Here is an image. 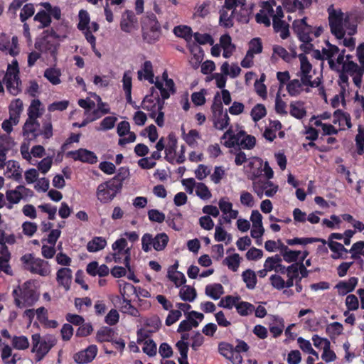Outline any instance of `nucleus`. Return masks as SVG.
I'll list each match as a JSON object with an SVG mask.
<instances>
[{
	"mask_svg": "<svg viewBox=\"0 0 364 364\" xmlns=\"http://www.w3.org/2000/svg\"><path fill=\"white\" fill-rule=\"evenodd\" d=\"M315 242H321L323 245H325L326 243L324 239L316 237H295L286 240L287 244L291 246L296 245L305 246L308 244H311Z\"/></svg>",
	"mask_w": 364,
	"mask_h": 364,
	"instance_id": "a18cd8bd",
	"label": "nucleus"
},
{
	"mask_svg": "<svg viewBox=\"0 0 364 364\" xmlns=\"http://www.w3.org/2000/svg\"><path fill=\"white\" fill-rule=\"evenodd\" d=\"M121 190L117 182L109 179L98 185L96 196L101 203H107L111 202Z\"/></svg>",
	"mask_w": 364,
	"mask_h": 364,
	"instance_id": "ddd939ff",
	"label": "nucleus"
},
{
	"mask_svg": "<svg viewBox=\"0 0 364 364\" xmlns=\"http://www.w3.org/2000/svg\"><path fill=\"white\" fill-rule=\"evenodd\" d=\"M245 134V132L242 130L238 124L230 126L222 136L221 139L224 140L223 144L226 147L232 148L240 144Z\"/></svg>",
	"mask_w": 364,
	"mask_h": 364,
	"instance_id": "a211bd4d",
	"label": "nucleus"
},
{
	"mask_svg": "<svg viewBox=\"0 0 364 364\" xmlns=\"http://www.w3.org/2000/svg\"><path fill=\"white\" fill-rule=\"evenodd\" d=\"M220 46L223 50V56L225 58H230L235 50V46L232 44L231 37L228 34L221 36Z\"/></svg>",
	"mask_w": 364,
	"mask_h": 364,
	"instance_id": "c9c22d12",
	"label": "nucleus"
},
{
	"mask_svg": "<svg viewBox=\"0 0 364 364\" xmlns=\"http://www.w3.org/2000/svg\"><path fill=\"white\" fill-rule=\"evenodd\" d=\"M287 288H290L294 286L295 282L299 280V263H294L287 267Z\"/></svg>",
	"mask_w": 364,
	"mask_h": 364,
	"instance_id": "37998d69",
	"label": "nucleus"
},
{
	"mask_svg": "<svg viewBox=\"0 0 364 364\" xmlns=\"http://www.w3.org/2000/svg\"><path fill=\"white\" fill-rule=\"evenodd\" d=\"M314 86L300 77L294 78L287 82L286 90L291 97H297L304 93H309Z\"/></svg>",
	"mask_w": 364,
	"mask_h": 364,
	"instance_id": "f3484780",
	"label": "nucleus"
},
{
	"mask_svg": "<svg viewBox=\"0 0 364 364\" xmlns=\"http://www.w3.org/2000/svg\"><path fill=\"white\" fill-rule=\"evenodd\" d=\"M281 255L285 262L291 263L295 262L298 259H300L301 262H303L309 255V252L307 250H292L288 247L285 246L282 248Z\"/></svg>",
	"mask_w": 364,
	"mask_h": 364,
	"instance_id": "bb28decb",
	"label": "nucleus"
},
{
	"mask_svg": "<svg viewBox=\"0 0 364 364\" xmlns=\"http://www.w3.org/2000/svg\"><path fill=\"white\" fill-rule=\"evenodd\" d=\"M45 112V107L42 102L37 99L31 101L28 109V115L30 118L37 119L43 115Z\"/></svg>",
	"mask_w": 364,
	"mask_h": 364,
	"instance_id": "4c0bfd02",
	"label": "nucleus"
},
{
	"mask_svg": "<svg viewBox=\"0 0 364 364\" xmlns=\"http://www.w3.org/2000/svg\"><path fill=\"white\" fill-rule=\"evenodd\" d=\"M211 111L213 127L216 129L222 131L228 128L230 124V117L228 112L223 110L219 92H216L214 96Z\"/></svg>",
	"mask_w": 364,
	"mask_h": 364,
	"instance_id": "6e6552de",
	"label": "nucleus"
},
{
	"mask_svg": "<svg viewBox=\"0 0 364 364\" xmlns=\"http://www.w3.org/2000/svg\"><path fill=\"white\" fill-rule=\"evenodd\" d=\"M358 283V279L355 277H352L348 280L340 281L337 283L335 288L337 289L339 295L345 296L352 292L355 289Z\"/></svg>",
	"mask_w": 364,
	"mask_h": 364,
	"instance_id": "c756f323",
	"label": "nucleus"
},
{
	"mask_svg": "<svg viewBox=\"0 0 364 364\" xmlns=\"http://www.w3.org/2000/svg\"><path fill=\"white\" fill-rule=\"evenodd\" d=\"M114 262L124 263L128 270H130L131 248L125 238L117 239L112 245Z\"/></svg>",
	"mask_w": 364,
	"mask_h": 364,
	"instance_id": "f8f14e48",
	"label": "nucleus"
},
{
	"mask_svg": "<svg viewBox=\"0 0 364 364\" xmlns=\"http://www.w3.org/2000/svg\"><path fill=\"white\" fill-rule=\"evenodd\" d=\"M164 107V100L158 95L154 96L153 94L146 96L141 103L142 109L150 112V117H154L156 112L163 109Z\"/></svg>",
	"mask_w": 364,
	"mask_h": 364,
	"instance_id": "412c9836",
	"label": "nucleus"
},
{
	"mask_svg": "<svg viewBox=\"0 0 364 364\" xmlns=\"http://www.w3.org/2000/svg\"><path fill=\"white\" fill-rule=\"evenodd\" d=\"M4 166H6L4 171L6 177L16 181H19L21 179L22 169L17 161L13 160L8 161Z\"/></svg>",
	"mask_w": 364,
	"mask_h": 364,
	"instance_id": "c85d7f7f",
	"label": "nucleus"
},
{
	"mask_svg": "<svg viewBox=\"0 0 364 364\" xmlns=\"http://www.w3.org/2000/svg\"><path fill=\"white\" fill-rule=\"evenodd\" d=\"M23 111V102L20 99L14 100L9 105V114L14 123L19 122V117Z\"/></svg>",
	"mask_w": 364,
	"mask_h": 364,
	"instance_id": "49530a36",
	"label": "nucleus"
},
{
	"mask_svg": "<svg viewBox=\"0 0 364 364\" xmlns=\"http://www.w3.org/2000/svg\"><path fill=\"white\" fill-rule=\"evenodd\" d=\"M289 113L296 119L304 118L306 114L304 102L300 100L291 102L289 105Z\"/></svg>",
	"mask_w": 364,
	"mask_h": 364,
	"instance_id": "e433bc0d",
	"label": "nucleus"
},
{
	"mask_svg": "<svg viewBox=\"0 0 364 364\" xmlns=\"http://www.w3.org/2000/svg\"><path fill=\"white\" fill-rule=\"evenodd\" d=\"M329 249L332 252L331 257L334 259H344L346 257V255L348 250L341 244L336 241H326Z\"/></svg>",
	"mask_w": 364,
	"mask_h": 364,
	"instance_id": "72a5a7b5",
	"label": "nucleus"
},
{
	"mask_svg": "<svg viewBox=\"0 0 364 364\" xmlns=\"http://www.w3.org/2000/svg\"><path fill=\"white\" fill-rule=\"evenodd\" d=\"M299 61V69L296 73V77L304 80L309 83L313 85L314 87H318L321 84V75H318L314 77L316 74V70L313 68L312 64L305 54L298 55Z\"/></svg>",
	"mask_w": 364,
	"mask_h": 364,
	"instance_id": "0eeeda50",
	"label": "nucleus"
},
{
	"mask_svg": "<svg viewBox=\"0 0 364 364\" xmlns=\"http://www.w3.org/2000/svg\"><path fill=\"white\" fill-rule=\"evenodd\" d=\"M155 87L160 91L161 98L167 100L171 95L175 92V84L172 79L168 78L166 70L164 71L161 77H156L154 82Z\"/></svg>",
	"mask_w": 364,
	"mask_h": 364,
	"instance_id": "dca6fc26",
	"label": "nucleus"
},
{
	"mask_svg": "<svg viewBox=\"0 0 364 364\" xmlns=\"http://www.w3.org/2000/svg\"><path fill=\"white\" fill-rule=\"evenodd\" d=\"M311 122L316 127H320L323 133L326 135H333L338 133V128L331 124L321 122L318 118H312Z\"/></svg>",
	"mask_w": 364,
	"mask_h": 364,
	"instance_id": "5fc2aeb1",
	"label": "nucleus"
},
{
	"mask_svg": "<svg viewBox=\"0 0 364 364\" xmlns=\"http://www.w3.org/2000/svg\"><path fill=\"white\" fill-rule=\"evenodd\" d=\"M26 269L33 274H36L42 277L48 276L50 272V266L48 262L41 258L35 257L31 254H26L21 257Z\"/></svg>",
	"mask_w": 364,
	"mask_h": 364,
	"instance_id": "1a4fd4ad",
	"label": "nucleus"
},
{
	"mask_svg": "<svg viewBox=\"0 0 364 364\" xmlns=\"http://www.w3.org/2000/svg\"><path fill=\"white\" fill-rule=\"evenodd\" d=\"M237 16L240 15H235L232 11L223 8L220 11L219 23L223 27L230 28L233 26V18L237 19Z\"/></svg>",
	"mask_w": 364,
	"mask_h": 364,
	"instance_id": "a19ab883",
	"label": "nucleus"
},
{
	"mask_svg": "<svg viewBox=\"0 0 364 364\" xmlns=\"http://www.w3.org/2000/svg\"><path fill=\"white\" fill-rule=\"evenodd\" d=\"M218 207L226 222L230 223L232 220L237 218L239 212L233 209V205L228 197H223L219 200Z\"/></svg>",
	"mask_w": 364,
	"mask_h": 364,
	"instance_id": "b1692460",
	"label": "nucleus"
},
{
	"mask_svg": "<svg viewBox=\"0 0 364 364\" xmlns=\"http://www.w3.org/2000/svg\"><path fill=\"white\" fill-rule=\"evenodd\" d=\"M114 331L109 327H102L97 333L96 339L98 342H114Z\"/></svg>",
	"mask_w": 364,
	"mask_h": 364,
	"instance_id": "864d4df0",
	"label": "nucleus"
},
{
	"mask_svg": "<svg viewBox=\"0 0 364 364\" xmlns=\"http://www.w3.org/2000/svg\"><path fill=\"white\" fill-rule=\"evenodd\" d=\"M39 128L40 124L38 119L28 117L23 128V135L29 139H34L39 136Z\"/></svg>",
	"mask_w": 364,
	"mask_h": 364,
	"instance_id": "7c9ffc66",
	"label": "nucleus"
},
{
	"mask_svg": "<svg viewBox=\"0 0 364 364\" xmlns=\"http://www.w3.org/2000/svg\"><path fill=\"white\" fill-rule=\"evenodd\" d=\"M240 261L241 258L240 255L237 253H235L227 257L224 259L223 263L224 264L227 265L230 270L232 272H236L239 268Z\"/></svg>",
	"mask_w": 364,
	"mask_h": 364,
	"instance_id": "0e129e2a",
	"label": "nucleus"
},
{
	"mask_svg": "<svg viewBox=\"0 0 364 364\" xmlns=\"http://www.w3.org/2000/svg\"><path fill=\"white\" fill-rule=\"evenodd\" d=\"M205 293L208 297L217 300L224 294V289L220 284H210L205 287Z\"/></svg>",
	"mask_w": 364,
	"mask_h": 364,
	"instance_id": "79ce46f5",
	"label": "nucleus"
},
{
	"mask_svg": "<svg viewBox=\"0 0 364 364\" xmlns=\"http://www.w3.org/2000/svg\"><path fill=\"white\" fill-rule=\"evenodd\" d=\"M343 70L346 75L350 76L355 85L360 88L362 85L363 75L364 73V68L359 66L353 61H348L343 65Z\"/></svg>",
	"mask_w": 364,
	"mask_h": 364,
	"instance_id": "aec40b11",
	"label": "nucleus"
},
{
	"mask_svg": "<svg viewBox=\"0 0 364 364\" xmlns=\"http://www.w3.org/2000/svg\"><path fill=\"white\" fill-rule=\"evenodd\" d=\"M167 277L174 283L176 287L182 286L186 282L185 275L182 272L177 271L174 267L168 269Z\"/></svg>",
	"mask_w": 364,
	"mask_h": 364,
	"instance_id": "c03bdc74",
	"label": "nucleus"
},
{
	"mask_svg": "<svg viewBox=\"0 0 364 364\" xmlns=\"http://www.w3.org/2000/svg\"><path fill=\"white\" fill-rule=\"evenodd\" d=\"M119 286L122 299H129L134 294L138 296L137 289L132 284L120 281Z\"/></svg>",
	"mask_w": 364,
	"mask_h": 364,
	"instance_id": "09e8293b",
	"label": "nucleus"
},
{
	"mask_svg": "<svg viewBox=\"0 0 364 364\" xmlns=\"http://www.w3.org/2000/svg\"><path fill=\"white\" fill-rule=\"evenodd\" d=\"M32 353H35L36 361H41L56 344L54 336L47 334L41 336L39 333L31 336Z\"/></svg>",
	"mask_w": 364,
	"mask_h": 364,
	"instance_id": "423d86ee",
	"label": "nucleus"
},
{
	"mask_svg": "<svg viewBox=\"0 0 364 364\" xmlns=\"http://www.w3.org/2000/svg\"><path fill=\"white\" fill-rule=\"evenodd\" d=\"M79 22L77 28L81 31L87 42L91 45L93 49L95 48V37L92 32H96L99 29V25L96 22L90 23V17L86 10H80L78 14Z\"/></svg>",
	"mask_w": 364,
	"mask_h": 364,
	"instance_id": "9b49d317",
	"label": "nucleus"
},
{
	"mask_svg": "<svg viewBox=\"0 0 364 364\" xmlns=\"http://www.w3.org/2000/svg\"><path fill=\"white\" fill-rule=\"evenodd\" d=\"M195 191L196 196L202 200H207L212 197L210 191L203 183L198 182Z\"/></svg>",
	"mask_w": 364,
	"mask_h": 364,
	"instance_id": "338daca9",
	"label": "nucleus"
},
{
	"mask_svg": "<svg viewBox=\"0 0 364 364\" xmlns=\"http://www.w3.org/2000/svg\"><path fill=\"white\" fill-rule=\"evenodd\" d=\"M139 80H147L150 84H154L156 77H154L153 66L151 61H145L140 70L137 72Z\"/></svg>",
	"mask_w": 364,
	"mask_h": 364,
	"instance_id": "473e14b6",
	"label": "nucleus"
},
{
	"mask_svg": "<svg viewBox=\"0 0 364 364\" xmlns=\"http://www.w3.org/2000/svg\"><path fill=\"white\" fill-rule=\"evenodd\" d=\"M33 196V192L24 186H17L14 189L8 190L6 192L5 197L8 203L6 208L11 210L14 205L18 204L21 200H26Z\"/></svg>",
	"mask_w": 364,
	"mask_h": 364,
	"instance_id": "2eb2a0df",
	"label": "nucleus"
},
{
	"mask_svg": "<svg viewBox=\"0 0 364 364\" xmlns=\"http://www.w3.org/2000/svg\"><path fill=\"white\" fill-rule=\"evenodd\" d=\"M196 289L188 285H184L180 289L179 296L185 301L192 302L196 298Z\"/></svg>",
	"mask_w": 364,
	"mask_h": 364,
	"instance_id": "603ef678",
	"label": "nucleus"
},
{
	"mask_svg": "<svg viewBox=\"0 0 364 364\" xmlns=\"http://www.w3.org/2000/svg\"><path fill=\"white\" fill-rule=\"evenodd\" d=\"M333 123L335 126L338 125V130L351 127L350 115L340 109L334 112L333 115Z\"/></svg>",
	"mask_w": 364,
	"mask_h": 364,
	"instance_id": "2f4dec72",
	"label": "nucleus"
},
{
	"mask_svg": "<svg viewBox=\"0 0 364 364\" xmlns=\"http://www.w3.org/2000/svg\"><path fill=\"white\" fill-rule=\"evenodd\" d=\"M235 309L240 316H249L253 314L255 306L250 302L241 300L240 298Z\"/></svg>",
	"mask_w": 364,
	"mask_h": 364,
	"instance_id": "de8ad7c7",
	"label": "nucleus"
},
{
	"mask_svg": "<svg viewBox=\"0 0 364 364\" xmlns=\"http://www.w3.org/2000/svg\"><path fill=\"white\" fill-rule=\"evenodd\" d=\"M240 299V297L238 296H226L220 299L218 303V306L227 309H232L233 307L236 309Z\"/></svg>",
	"mask_w": 364,
	"mask_h": 364,
	"instance_id": "052dcab7",
	"label": "nucleus"
},
{
	"mask_svg": "<svg viewBox=\"0 0 364 364\" xmlns=\"http://www.w3.org/2000/svg\"><path fill=\"white\" fill-rule=\"evenodd\" d=\"M297 343L303 352L313 355L316 358V359H318V353L312 348L311 343L309 340H306L302 337H299L297 338Z\"/></svg>",
	"mask_w": 364,
	"mask_h": 364,
	"instance_id": "e2e57ef3",
	"label": "nucleus"
},
{
	"mask_svg": "<svg viewBox=\"0 0 364 364\" xmlns=\"http://www.w3.org/2000/svg\"><path fill=\"white\" fill-rule=\"evenodd\" d=\"M211 2L205 1L195 7L194 16L205 18L210 14Z\"/></svg>",
	"mask_w": 364,
	"mask_h": 364,
	"instance_id": "680f3d73",
	"label": "nucleus"
},
{
	"mask_svg": "<svg viewBox=\"0 0 364 364\" xmlns=\"http://www.w3.org/2000/svg\"><path fill=\"white\" fill-rule=\"evenodd\" d=\"M252 189L259 198H262L264 196L272 198L278 192L279 186L265 177V178L254 181Z\"/></svg>",
	"mask_w": 364,
	"mask_h": 364,
	"instance_id": "4468645a",
	"label": "nucleus"
},
{
	"mask_svg": "<svg viewBox=\"0 0 364 364\" xmlns=\"http://www.w3.org/2000/svg\"><path fill=\"white\" fill-rule=\"evenodd\" d=\"M245 173L247 178L254 183V181L260 179V176L264 172V176L267 179H272L274 177V171L267 161L259 157H252L249 159L247 165L245 166Z\"/></svg>",
	"mask_w": 364,
	"mask_h": 364,
	"instance_id": "39448f33",
	"label": "nucleus"
},
{
	"mask_svg": "<svg viewBox=\"0 0 364 364\" xmlns=\"http://www.w3.org/2000/svg\"><path fill=\"white\" fill-rule=\"evenodd\" d=\"M7 90L13 95H17L21 91V81L19 78L18 62L14 60L9 64L4 77Z\"/></svg>",
	"mask_w": 364,
	"mask_h": 364,
	"instance_id": "9d476101",
	"label": "nucleus"
},
{
	"mask_svg": "<svg viewBox=\"0 0 364 364\" xmlns=\"http://www.w3.org/2000/svg\"><path fill=\"white\" fill-rule=\"evenodd\" d=\"M15 304L20 309L32 306L38 299V294L30 282L23 283L13 291Z\"/></svg>",
	"mask_w": 364,
	"mask_h": 364,
	"instance_id": "20e7f679",
	"label": "nucleus"
},
{
	"mask_svg": "<svg viewBox=\"0 0 364 364\" xmlns=\"http://www.w3.org/2000/svg\"><path fill=\"white\" fill-rule=\"evenodd\" d=\"M107 240L103 237L96 236L87 244V250L89 252H97L107 246Z\"/></svg>",
	"mask_w": 364,
	"mask_h": 364,
	"instance_id": "58836bf2",
	"label": "nucleus"
},
{
	"mask_svg": "<svg viewBox=\"0 0 364 364\" xmlns=\"http://www.w3.org/2000/svg\"><path fill=\"white\" fill-rule=\"evenodd\" d=\"M246 0H225L224 8L235 14L240 15L237 16V21L241 22L247 21L248 11L245 8Z\"/></svg>",
	"mask_w": 364,
	"mask_h": 364,
	"instance_id": "6ab92c4d",
	"label": "nucleus"
},
{
	"mask_svg": "<svg viewBox=\"0 0 364 364\" xmlns=\"http://www.w3.org/2000/svg\"><path fill=\"white\" fill-rule=\"evenodd\" d=\"M97 353V348L95 345L88 346L84 350L77 353L74 355V360L77 363L86 364L91 362Z\"/></svg>",
	"mask_w": 364,
	"mask_h": 364,
	"instance_id": "cd10ccee",
	"label": "nucleus"
},
{
	"mask_svg": "<svg viewBox=\"0 0 364 364\" xmlns=\"http://www.w3.org/2000/svg\"><path fill=\"white\" fill-rule=\"evenodd\" d=\"M328 13L331 33L338 39L343 38L346 35L353 36L356 33L357 26L350 21L348 13H343L332 5L328 8Z\"/></svg>",
	"mask_w": 364,
	"mask_h": 364,
	"instance_id": "f03ea898",
	"label": "nucleus"
},
{
	"mask_svg": "<svg viewBox=\"0 0 364 364\" xmlns=\"http://www.w3.org/2000/svg\"><path fill=\"white\" fill-rule=\"evenodd\" d=\"M120 310L123 314H127L134 317H139L140 316L139 311L132 305L129 299H122Z\"/></svg>",
	"mask_w": 364,
	"mask_h": 364,
	"instance_id": "6e6d98bb",
	"label": "nucleus"
},
{
	"mask_svg": "<svg viewBox=\"0 0 364 364\" xmlns=\"http://www.w3.org/2000/svg\"><path fill=\"white\" fill-rule=\"evenodd\" d=\"M243 282L245 283L247 288L253 289L257 284V277L255 272L252 269H247L242 274Z\"/></svg>",
	"mask_w": 364,
	"mask_h": 364,
	"instance_id": "bf43d9fd",
	"label": "nucleus"
},
{
	"mask_svg": "<svg viewBox=\"0 0 364 364\" xmlns=\"http://www.w3.org/2000/svg\"><path fill=\"white\" fill-rule=\"evenodd\" d=\"M182 137L189 146L196 148L198 146V141L200 139V134L196 129H191L188 133L183 132Z\"/></svg>",
	"mask_w": 364,
	"mask_h": 364,
	"instance_id": "3c124183",
	"label": "nucleus"
},
{
	"mask_svg": "<svg viewBox=\"0 0 364 364\" xmlns=\"http://www.w3.org/2000/svg\"><path fill=\"white\" fill-rule=\"evenodd\" d=\"M67 155L74 161H79L82 163L90 164H95L98 161L96 154L93 151L86 149H79L75 151H70L67 153Z\"/></svg>",
	"mask_w": 364,
	"mask_h": 364,
	"instance_id": "5701e85b",
	"label": "nucleus"
},
{
	"mask_svg": "<svg viewBox=\"0 0 364 364\" xmlns=\"http://www.w3.org/2000/svg\"><path fill=\"white\" fill-rule=\"evenodd\" d=\"M73 280V271L69 267H61L56 272V281L59 286L63 287L65 291L70 289Z\"/></svg>",
	"mask_w": 364,
	"mask_h": 364,
	"instance_id": "393cba45",
	"label": "nucleus"
},
{
	"mask_svg": "<svg viewBox=\"0 0 364 364\" xmlns=\"http://www.w3.org/2000/svg\"><path fill=\"white\" fill-rule=\"evenodd\" d=\"M120 28L126 33H131L137 28V19L132 11L127 10L122 14Z\"/></svg>",
	"mask_w": 364,
	"mask_h": 364,
	"instance_id": "a878e982",
	"label": "nucleus"
},
{
	"mask_svg": "<svg viewBox=\"0 0 364 364\" xmlns=\"http://www.w3.org/2000/svg\"><path fill=\"white\" fill-rule=\"evenodd\" d=\"M168 237L166 233H159L154 237V249L156 251L163 250L167 245Z\"/></svg>",
	"mask_w": 364,
	"mask_h": 364,
	"instance_id": "69168bd1",
	"label": "nucleus"
},
{
	"mask_svg": "<svg viewBox=\"0 0 364 364\" xmlns=\"http://www.w3.org/2000/svg\"><path fill=\"white\" fill-rule=\"evenodd\" d=\"M306 21V18L304 17L301 19L294 20L292 24L294 32L299 39L304 43L301 46V48L305 51L311 50L312 45L311 42L314 38L320 36L323 32L322 27H313L309 25Z\"/></svg>",
	"mask_w": 364,
	"mask_h": 364,
	"instance_id": "7ed1b4c3",
	"label": "nucleus"
},
{
	"mask_svg": "<svg viewBox=\"0 0 364 364\" xmlns=\"http://www.w3.org/2000/svg\"><path fill=\"white\" fill-rule=\"evenodd\" d=\"M282 128V124L278 120L270 121L268 127L264 131L263 136L269 141H273L276 138L277 132Z\"/></svg>",
	"mask_w": 364,
	"mask_h": 364,
	"instance_id": "ea45409f",
	"label": "nucleus"
},
{
	"mask_svg": "<svg viewBox=\"0 0 364 364\" xmlns=\"http://www.w3.org/2000/svg\"><path fill=\"white\" fill-rule=\"evenodd\" d=\"M275 6V0L262 2L259 12L255 16L256 21L269 27L271 25V18H272L274 32L279 33L282 39H287L289 36V24L282 20L284 12L282 6H277L276 11H274L273 7Z\"/></svg>",
	"mask_w": 364,
	"mask_h": 364,
	"instance_id": "f257e3e1",
	"label": "nucleus"
},
{
	"mask_svg": "<svg viewBox=\"0 0 364 364\" xmlns=\"http://www.w3.org/2000/svg\"><path fill=\"white\" fill-rule=\"evenodd\" d=\"M282 5L288 12L302 13V6L299 0H282Z\"/></svg>",
	"mask_w": 364,
	"mask_h": 364,
	"instance_id": "774afa93",
	"label": "nucleus"
},
{
	"mask_svg": "<svg viewBox=\"0 0 364 364\" xmlns=\"http://www.w3.org/2000/svg\"><path fill=\"white\" fill-rule=\"evenodd\" d=\"M220 71L226 76H230L231 78H235L240 75L241 68L237 65V64L235 63L230 65L228 62H225L220 67Z\"/></svg>",
	"mask_w": 364,
	"mask_h": 364,
	"instance_id": "8fccbe9b",
	"label": "nucleus"
},
{
	"mask_svg": "<svg viewBox=\"0 0 364 364\" xmlns=\"http://www.w3.org/2000/svg\"><path fill=\"white\" fill-rule=\"evenodd\" d=\"M204 316L203 314L192 311L186 315V318L183 320L178 328V332L188 331L193 328L198 326L203 321Z\"/></svg>",
	"mask_w": 364,
	"mask_h": 364,
	"instance_id": "4be33fe9",
	"label": "nucleus"
},
{
	"mask_svg": "<svg viewBox=\"0 0 364 364\" xmlns=\"http://www.w3.org/2000/svg\"><path fill=\"white\" fill-rule=\"evenodd\" d=\"M338 48L334 45L330 44L329 43H326V47L323 48V57H325V59L328 60L330 67L332 68L334 64L332 58L338 55Z\"/></svg>",
	"mask_w": 364,
	"mask_h": 364,
	"instance_id": "13d9d810",
	"label": "nucleus"
},
{
	"mask_svg": "<svg viewBox=\"0 0 364 364\" xmlns=\"http://www.w3.org/2000/svg\"><path fill=\"white\" fill-rule=\"evenodd\" d=\"M122 82L127 102L132 105L133 104L132 98V74L130 70H127L123 73Z\"/></svg>",
	"mask_w": 364,
	"mask_h": 364,
	"instance_id": "f704fd0d",
	"label": "nucleus"
},
{
	"mask_svg": "<svg viewBox=\"0 0 364 364\" xmlns=\"http://www.w3.org/2000/svg\"><path fill=\"white\" fill-rule=\"evenodd\" d=\"M60 70L54 68H47L44 72V77L54 85H58L61 82L60 79Z\"/></svg>",
	"mask_w": 364,
	"mask_h": 364,
	"instance_id": "4d7b16f0",
	"label": "nucleus"
}]
</instances>
